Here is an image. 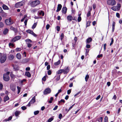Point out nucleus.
<instances>
[{
    "mask_svg": "<svg viewBox=\"0 0 122 122\" xmlns=\"http://www.w3.org/2000/svg\"><path fill=\"white\" fill-rule=\"evenodd\" d=\"M7 57L6 55L4 54L0 53V60L1 63H4Z\"/></svg>",
    "mask_w": 122,
    "mask_h": 122,
    "instance_id": "nucleus-1",
    "label": "nucleus"
},
{
    "mask_svg": "<svg viewBox=\"0 0 122 122\" xmlns=\"http://www.w3.org/2000/svg\"><path fill=\"white\" fill-rule=\"evenodd\" d=\"M40 1L39 0H36L32 1L30 4L32 7H34L39 5L40 3Z\"/></svg>",
    "mask_w": 122,
    "mask_h": 122,
    "instance_id": "nucleus-2",
    "label": "nucleus"
},
{
    "mask_svg": "<svg viewBox=\"0 0 122 122\" xmlns=\"http://www.w3.org/2000/svg\"><path fill=\"white\" fill-rule=\"evenodd\" d=\"M108 5L112 6H114L116 4V1L115 0H108L107 1Z\"/></svg>",
    "mask_w": 122,
    "mask_h": 122,
    "instance_id": "nucleus-3",
    "label": "nucleus"
},
{
    "mask_svg": "<svg viewBox=\"0 0 122 122\" xmlns=\"http://www.w3.org/2000/svg\"><path fill=\"white\" fill-rule=\"evenodd\" d=\"M5 22L7 25H10L13 23V21L10 18L6 19L5 20Z\"/></svg>",
    "mask_w": 122,
    "mask_h": 122,
    "instance_id": "nucleus-4",
    "label": "nucleus"
},
{
    "mask_svg": "<svg viewBox=\"0 0 122 122\" xmlns=\"http://www.w3.org/2000/svg\"><path fill=\"white\" fill-rule=\"evenodd\" d=\"M24 4V3L23 2H20L16 4L15 5V7L16 8H18L23 5Z\"/></svg>",
    "mask_w": 122,
    "mask_h": 122,
    "instance_id": "nucleus-5",
    "label": "nucleus"
},
{
    "mask_svg": "<svg viewBox=\"0 0 122 122\" xmlns=\"http://www.w3.org/2000/svg\"><path fill=\"white\" fill-rule=\"evenodd\" d=\"M51 92V89L49 88H46L44 91V94L45 95H46L50 93Z\"/></svg>",
    "mask_w": 122,
    "mask_h": 122,
    "instance_id": "nucleus-6",
    "label": "nucleus"
},
{
    "mask_svg": "<svg viewBox=\"0 0 122 122\" xmlns=\"http://www.w3.org/2000/svg\"><path fill=\"white\" fill-rule=\"evenodd\" d=\"M3 79L6 81H8L9 80V76L6 74H4L3 76Z\"/></svg>",
    "mask_w": 122,
    "mask_h": 122,
    "instance_id": "nucleus-7",
    "label": "nucleus"
},
{
    "mask_svg": "<svg viewBox=\"0 0 122 122\" xmlns=\"http://www.w3.org/2000/svg\"><path fill=\"white\" fill-rule=\"evenodd\" d=\"M26 32L28 33L31 34L35 37H36L37 36V35L35 34L33 31L30 30H26Z\"/></svg>",
    "mask_w": 122,
    "mask_h": 122,
    "instance_id": "nucleus-8",
    "label": "nucleus"
},
{
    "mask_svg": "<svg viewBox=\"0 0 122 122\" xmlns=\"http://www.w3.org/2000/svg\"><path fill=\"white\" fill-rule=\"evenodd\" d=\"M63 73L64 74H67L69 71V69L68 67H67L65 69H63Z\"/></svg>",
    "mask_w": 122,
    "mask_h": 122,
    "instance_id": "nucleus-9",
    "label": "nucleus"
},
{
    "mask_svg": "<svg viewBox=\"0 0 122 122\" xmlns=\"http://www.w3.org/2000/svg\"><path fill=\"white\" fill-rule=\"evenodd\" d=\"M66 18L68 21L69 22H71L73 20V17L71 15H69L67 16Z\"/></svg>",
    "mask_w": 122,
    "mask_h": 122,
    "instance_id": "nucleus-10",
    "label": "nucleus"
},
{
    "mask_svg": "<svg viewBox=\"0 0 122 122\" xmlns=\"http://www.w3.org/2000/svg\"><path fill=\"white\" fill-rule=\"evenodd\" d=\"M29 58L23 59L22 60V62L23 63H26L28 62L30 60Z\"/></svg>",
    "mask_w": 122,
    "mask_h": 122,
    "instance_id": "nucleus-11",
    "label": "nucleus"
},
{
    "mask_svg": "<svg viewBox=\"0 0 122 122\" xmlns=\"http://www.w3.org/2000/svg\"><path fill=\"white\" fill-rule=\"evenodd\" d=\"M67 9V8L66 7H63L62 10V13L64 14H65L66 12Z\"/></svg>",
    "mask_w": 122,
    "mask_h": 122,
    "instance_id": "nucleus-12",
    "label": "nucleus"
},
{
    "mask_svg": "<svg viewBox=\"0 0 122 122\" xmlns=\"http://www.w3.org/2000/svg\"><path fill=\"white\" fill-rule=\"evenodd\" d=\"M62 7V5L61 4H59L58 5L57 9L56 10V12H58L61 9Z\"/></svg>",
    "mask_w": 122,
    "mask_h": 122,
    "instance_id": "nucleus-13",
    "label": "nucleus"
},
{
    "mask_svg": "<svg viewBox=\"0 0 122 122\" xmlns=\"http://www.w3.org/2000/svg\"><path fill=\"white\" fill-rule=\"evenodd\" d=\"M111 9L114 11H117L119 10L117 6H114L111 8Z\"/></svg>",
    "mask_w": 122,
    "mask_h": 122,
    "instance_id": "nucleus-14",
    "label": "nucleus"
},
{
    "mask_svg": "<svg viewBox=\"0 0 122 122\" xmlns=\"http://www.w3.org/2000/svg\"><path fill=\"white\" fill-rule=\"evenodd\" d=\"M92 41V39L90 37L87 39L86 41V44H89Z\"/></svg>",
    "mask_w": 122,
    "mask_h": 122,
    "instance_id": "nucleus-15",
    "label": "nucleus"
},
{
    "mask_svg": "<svg viewBox=\"0 0 122 122\" xmlns=\"http://www.w3.org/2000/svg\"><path fill=\"white\" fill-rule=\"evenodd\" d=\"M115 25V22L114 21H113L112 25V32H113L114 31Z\"/></svg>",
    "mask_w": 122,
    "mask_h": 122,
    "instance_id": "nucleus-16",
    "label": "nucleus"
},
{
    "mask_svg": "<svg viewBox=\"0 0 122 122\" xmlns=\"http://www.w3.org/2000/svg\"><path fill=\"white\" fill-rule=\"evenodd\" d=\"M16 57L18 59H20L21 58V56L20 53H18L16 54Z\"/></svg>",
    "mask_w": 122,
    "mask_h": 122,
    "instance_id": "nucleus-17",
    "label": "nucleus"
},
{
    "mask_svg": "<svg viewBox=\"0 0 122 122\" xmlns=\"http://www.w3.org/2000/svg\"><path fill=\"white\" fill-rule=\"evenodd\" d=\"M36 97L34 96L33 97L31 100L30 101V102L32 104L34 103L35 102Z\"/></svg>",
    "mask_w": 122,
    "mask_h": 122,
    "instance_id": "nucleus-18",
    "label": "nucleus"
},
{
    "mask_svg": "<svg viewBox=\"0 0 122 122\" xmlns=\"http://www.w3.org/2000/svg\"><path fill=\"white\" fill-rule=\"evenodd\" d=\"M10 89L13 91H15L16 89V86L15 85H11L10 86Z\"/></svg>",
    "mask_w": 122,
    "mask_h": 122,
    "instance_id": "nucleus-19",
    "label": "nucleus"
},
{
    "mask_svg": "<svg viewBox=\"0 0 122 122\" xmlns=\"http://www.w3.org/2000/svg\"><path fill=\"white\" fill-rule=\"evenodd\" d=\"M10 29L11 30L14 31L15 33L17 32V29L16 28H15L13 26H11L10 27Z\"/></svg>",
    "mask_w": 122,
    "mask_h": 122,
    "instance_id": "nucleus-20",
    "label": "nucleus"
},
{
    "mask_svg": "<svg viewBox=\"0 0 122 122\" xmlns=\"http://www.w3.org/2000/svg\"><path fill=\"white\" fill-rule=\"evenodd\" d=\"M9 30L8 29L5 28L3 31V33L4 35L6 34L8 32Z\"/></svg>",
    "mask_w": 122,
    "mask_h": 122,
    "instance_id": "nucleus-21",
    "label": "nucleus"
},
{
    "mask_svg": "<svg viewBox=\"0 0 122 122\" xmlns=\"http://www.w3.org/2000/svg\"><path fill=\"white\" fill-rule=\"evenodd\" d=\"M13 67L15 71L18 70L19 69L18 66L17 65H13Z\"/></svg>",
    "mask_w": 122,
    "mask_h": 122,
    "instance_id": "nucleus-22",
    "label": "nucleus"
},
{
    "mask_svg": "<svg viewBox=\"0 0 122 122\" xmlns=\"http://www.w3.org/2000/svg\"><path fill=\"white\" fill-rule=\"evenodd\" d=\"M25 74L28 77H30L31 76V75L29 72H26L25 73Z\"/></svg>",
    "mask_w": 122,
    "mask_h": 122,
    "instance_id": "nucleus-23",
    "label": "nucleus"
},
{
    "mask_svg": "<svg viewBox=\"0 0 122 122\" xmlns=\"http://www.w3.org/2000/svg\"><path fill=\"white\" fill-rule=\"evenodd\" d=\"M63 69H60L59 70H58L56 72V74H61L63 72Z\"/></svg>",
    "mask_w": 122,
    "mask_h": 122,
    "instance_id": "nucleus-24",
    "label": "nucleus"
},
{
    "mask_svg": "<svg viewBox=\"0 0 122 122\" xmlns=\"http://www.w3.org/2000/svg\"><path fill=\"white\" fill-rule=\"evenodd\" d=\"M20 111H16L15 112V116L17 117H18L20 113Z\"/></svg>",
    "mask_w": 122,
    "mask_h": 122,
    "instance_id": "nucleus-25",
    "label": "nucleus"
},
{
    "mask_svg": "<svg viewBox=\"0 0 122 122\" xmlns=\"http://www.w3.org/2000/svg\"><path fill=\"white\" fill-rule=\"evenodd\" d=\"M8 57L10 60H11L14 59V57L13 55H11L9 56Z\"/></svg>",
    "mask_w": 122,
    "mask_h": 122,
    "instance_id": "nucleus-26",
    "label": "nucleus"
},
{
    "mask_svg": "<svg viewBox=\"0 0 122 122\" xmlns=\"http://www.w3.org/2000/svg\"><path fill=\"white\" fill-rule=\"evenodd\" d=\"M12 118V117L11 116L9 117L8 118L6 119H5L4 121H5L7 122L11 120Z\"/></svg>",
    "mask_w": 122,
    "mask_h": 122,
    "instance_id": "nucleus-27",
    "label": "nucleus"
},
{
    "mask_svg": "<svg viewBox=\"0 0 122 122\" xmlns=\"http://www.w3.org/2000/svg\"><path fill=\"white\" fill-rule=\"evenodd\" d=\"M3 9L4 10H8V8L6 5H3L2 6Z\"/></svg>",
    "mask_w": 122,
    "mask_h": 122,
    "instance_id": "nucleus-28",
    "label": "nucleus"
},
{
    "mask_svg": "<svg viewBox=\"0 0 122 122\" xmlns=\"http://www.w3.org/2000/svg\"><path fill=\"white\" fill-rule=\"evenodd\" d=\"M14 37L15 39V40L17 41L20 39L21 38V37L20 36H17Z\"/></svg>",
    "mask_w": 122,
    "mask_h": 122,
    "instance_id": "nucleus-29",
    "label": "nucleus"
},
{
    "mask_svg": "<svg viewBox=\"0 0 122 122\" xmlns=\"http://www.w3.org/2000/svg\"><path fill=\"white\" fill-rule=\"evenodd\" d=\"M38 14L39 15H42L43 16H44V13L42 11L39 12Z\"/></svg>",
    "mask_w": 122,
    "mask_h": 122,
    "instance_id": "nucleus-30",
    "label": "nucleus"
},
{
    "mask_svg": "<svg viewBox=\"0 0 122 122\" xmlns=\"http://www.w3.org/2000/svg\"><path fill=\"white\" fill-rule=\"evenodd\" d=\"M9 99V97L7 96H6L4 97V101L5 102L6 101L8 100Z\"/></svg>",
    "mask_w": 122,
    "mask_h": 122,
    "instance_id": "nucleus-31",
    "label": "nucleus"
},
{
    "mask_svg": "<svg viewBox=\"0 0 122 122\" xmlns=\"http://www.w3.org/2000/svg\"><path fill=\"white\" fill-rule=\"evenodd\" d=\"M89 77V76L88 75H87L85 76V79L86 82H87Z\"/></svg>",
    "mask_w": 122,
    "mask_h": 122,
    "instance_id": "nucleus-32",
    "label": "nucleus"
},
{
    "mask_svg": "<svg viewBox=\"0 0 122 122\" xmlns=\"http://www.w3.org/2000/svg\"><path fill=\"white\" fill-rule=\"evenodd\" d=\"M60 62V60H59L55 62L54 64L55 66H57L59 65Z\"/></svg>",
    "mask_w": 122,
    "mask_h": 122,
    "instance_id": "nucleus-33",
    "label": "nucleus"
},
{
    "mask_svg": "<svg viewBox=\"0 0 122 122\" xmlns=\"http://www.w3.org/2000/svg\"><path fill=\"white\" fill-rule=\"evenodd\" d=\"M60 75H56V80L57 81L59 80L60 79Z\"/></svg>",
    "mask_w": 122,
    "mask_h": 122,
    "instance_id": "nucleus-34",
    "label": "nucleus"
},
{
    "mask_svg": "<svg viewBox=\"0 0 122 122\" xmlns=\"http://www.w3.org/2000/svg\"><path fill=\"white\" fill-rule=\"evenodd\" d=\"M39 112V111L38 110L35 111L34 112V115H36L38 114Z\"/></svg>",
    "mask_w": 122,
    "mask_h": 122,
    "instance_id": "nucleus-35",
    "label": "nucleus"
},
{
    "mask_svg": "<svg viewBox=\"0 0 122 122\" xmlns=\"http://www.w3.org/2000/svg\"><path fill=\"white\" fill-rule=\"evenodd\" d=\"M80 14L79 15V16L77 19L78 21V22H80L81 20V17L80 16Z\"/></svg>",
    "mask_w": 122,
    "mask_h": 122,
    "instance_id": "nucleus-36",
    "label": "nucleus"
},
{
    "mask_svg": "<svg viewBox=\"0 0 122 122\" xmlns=\"http://www.w3.org/2000/svg\"><path fill=\"white\" fill-rule=\"evenodd\" d=\"M17 88L18 90L17 94H18L20 92L21 88L20 87H19V86H17Z\"/></svg>",
    "mask_w": 122,
    "mask_h": 122,
    "instance_id": "nucleus-37",
    "label": "nucleus"
},
{
    "mask_svg": "<svg viewBox=\"0 0 122 122\" xmlns=\"http://www.w3.org/2000/svg\"><path fill=\"white\" fill-rule=\"evenodd\" d=\"M64 35L63 33H62L61 34V35L60 36V38L61 41H62V39L64 38Z\"/></svg>",
    "mask_w": 122,
    "mask_h": 122,
    "instance_id": "nucleus-38",
    "label": "nucleus"
},
{
    "mask_svg": "<svg viewBox=\"0 0 122 122\" xmlns=\"http://www.w3.org/2000/svg\"><path fill=\"white\" fill-rule=\"evenodd\" d=\"M108 121V118L107 116H106L104 118V122H107Z\"/></svg>",
    "mask_w": 122,
    "mask_h": 122,
    "instance_id": "nucleus-39",
    "label": "nucleus"
},
{
    "mask_svg": "<svg viewBox=\"0 0 122 122\" xmlns=\"http://www.w3.org/2000/svg\"><path fill=\"white\" fill-rule=\"evenodd\" d=\"M103 120V117H101L98 119L97 121L99 122H102Z\"/></svg>",
    "mask_w": 122,
    "mask_h": 122,
    "instance_id": "nucleus-40",
    "label": "nucleus"
},
{
    "mask_svg": "<svg viewBox=\"0 0 122 122\" xmlns=\"http://www.w3.org/2000/svg\"><path fill=\"white\" fill-rule=\"evenodd\" d=\"M117 6L118 9L119 10H120V8L121 7V5L119 3H117Z\"/></svg>",
    "mask_w": 122,
    "mask_h": 122,
    "instance_id": "nucleus-41",
    "label": "nucleus"
},
{
    "mask_svg": "<svg viewBox=\"0 0 122 122\" xmlns=\"http://www.w3.org/2000/svg\"><path fill=\"white\" fill-rule=\"evenodd\" d=\"M91 22L90 21H88L86 23V27H87L88 26H89L90 25V24Z\"/></svg>",
    "mask_w": 122,
    "mask_h": 122,
    "instance_id": "nucleus-42",
    "label": "nucleus"
},
{
    "mask_svg": "<svg viewBox=\"0 0 122 122\" xmlns=\"http://www.w3.org/2000/svg\"><path fill=\"white\" fill-rule=\"evenodd\" d=\"M27 17V16L26 15H24V17L22 19L21 21V22H23L24 21V20H25V19Z\"/></svg>",
    "mask_w": 122,
    "mask_h": 122,
    "instance_id": "nucleus-43",
    "label": "nucleus"
},
{
    "mask_svg": "<svg viewBox=\"0 0 122 122\" xmlns=\"http://www.w3.org/2000/svg\"><path fill=\"white\" fill-rule=\"evenodd\" d=\"M16 41L15 40V37H14L13 39L12 40H11V42L12 43H13L15 42Z\"/></svg>",
    "mask_w": 122,
    "mask_h": 122,
    "instance_id": "nucleus-44",
    "label": "nucleus"
},
{
    "mask_svg": "<svg viewBox=\"0 0 122 122\" xmlns=\"http://www.w3.org/2000/svg\"><path fill=\"white\" fill-rule=\"evenodd\" d=\"M37 24L36 23H34L32 27V28L33 29H34L36 27Z\"/></svg>",
    "mask_w": 122,
    "mask_h": 122,
    "instance_id": "nucleus-45",
    "label": "nucleus"
},
{
    "mask_svg": "<svg viewBox=\"0 0 122 122\" xmlns=\"http://www.w3.org/2000/svg\"><path fill=\"white\" fill-rule=\"evenodd\" d=\"M25 41L26 42L29 43H30L32 42L29 39L25 40Z\"/></svg>",
    "mask_w": 122,
    "mask_h": 122,
    "instance_id": "nucleus-46",
    "label": "nucleus"
},
{
    "mask_svg": "<svg viewBox=\"0 0 122 122\" xmlns=\"http://www.w3.org/2000/svg\"><path fill=\"white\" fill-rule=\"evenodd\" d=\"M4 25L3 23L1 22H0V28L2 27Z\"/></svg>",
    "mask_w": 122,
    "mask_h": 122,
    "instance_id": "nucleus-47",
    "label": "nucleus"
},
{
    "mask_svg": "<svg viewBox=\"0 0 122 122\" xmlns=\"http://www.w3.org/2000/svg\"><path fill=\"white\" fill-rule=\"evenodd\" d=\"M54 119V118H49L48 120V122H51Z\"/></svg>",
    "mask_w": 122,
    "mask_h": 122,
    "instance_id": "nucleus-48",
    "label": "nucleus"
},
{
    "mask_svg": "<svg viewBox=\"0 0 122 122\" xmlns=\"http://www.w3.org/2000/svg\"><path fill=\"white\" fill-rule=\"evenodd\" d=\"M9 46L10 47H13L14 46V44L12 43H10L9 44Z\"/></svg>",
    "mask_w": 122,
    "mask_h": 122,
    "instance_id": "nucleus-49",
    "label": "nucleus"
},
{
    "mask_svg": "<svg viewBox=\"0 0 122 122\" xmlns=\"http://www.w3.org/2000/svg\"><path fill=\"white\" fill-rule=\"evenodd\" d=\"M53 98L52 97H51L50 98V100L49 101V103H51L52 102V101L53 100Z\"/></svg>",
    "mask_w": 122,
    "mask_h": 122,
    "instance_id": "nucleus-50",
    "label": "nucleus"
},
{
    "mask_svg": "<svg viewBox=\"0 0 122 122\" xmlns=\"http://www.w3.org/2000/svg\"><path fill=\"white\" fill-rule=\"evenodd\" d=\"M62 102L63 103H64L65 102V101L63 99H61V100L60 101H58V103H60L61 102Z\"/></svg>",
    "mask_w": 122,
    "mask_h": 122,
    "instance_id": "nucleus-51",
    "label": "nucleus"
},
{
    "mask_svg": "<svg viewBox=\"0 0 122 122\" xmlns=\"http://www.w3.org/2000/svg\"><path fill=\"white\" fill-rule=\"evenodd\" d=\"M114 41V40L113 38H112L111 39V41L110 44V46H111L113 43Z\"/></svg>",
    "mask_w": 122,
    "mask_h": 122,
    "instance_id": "nucleus-52",
    "label": "nucleus"
},
{
    "mask_svg": "<svg viewBox=\"0 0 122 122\" xmlns=\"http://www.w3.org/2000/svg\"><path fill=\"white\" fill-rule=\"evenodd\" d=\"M27 44V46L29 48L30 47L32 46V45L30 43H28Z\"/></svg>",
    "mask_w": 122,
    "mask_h": 122,
    "instance_id": "nucleus-53",
    "label": "nucleus"
},
{
    "mask_svg": "<svg viewBox=\"0 0 122 122\" xmlns=\"http://www.w3.org/2000/svg\"><path fill=\"white\" fill-rule=\"evenodd\" d=\"M50 27V25L49 24H47L46 26V29L47 30H48Z\"/></svg>",
    "mask_w": 122,
    "mask_h": 122,
    "instance_id": "nucleus-54",
    "label": "nucleus"
},
{
    "mask_svg": "<svg viewBox=\"0 0 122 122\" xmlns=\"http://www.w3.org/2000/svg\"><path fill=\"white\" fill-rule=\"evenodd\" d=\"M74 105L75 104H74L72 105L69 108V109H68L67 111V112L69 111V110H70L71 109Z\"/></svg>",
    "mask_w": 122,
    "mask_h": 122,
    "instance_id": "nucleus-55",
    "label": "nucleus"
},
{
    "mask_svg": "<svg viewBox=\"0 0 122 122\" xmlns=\"http://www.w3.org/2000/svg\"><path fill=\"white\" fill-rule=\"evenodd\" d=\"M21 108L23 110H25L26 109V107L25 106H23L21 107Z\"/></svg>",
    "mask_w": 122,
    "mask_h": 122,
    "instance_id": "nucleus-56",
    "label": "nucleus"
},
{
    "mask_svg": "<svg viewBox=\"0 0 122 122\" xmlns=\"http://www.w3.org/2000/svg\"><path fill=\"white\" fill-rule=\"evenodd\" d=\"M90 15L91 12H90V11H88L87 14V17H89Z\"/></svg>",
    "mask_w": 122,
    "mask_h": 122,
    "instance_id": "nucleus-57",
    "label": "nucleus"
},
{
    "mask_svg": "<svg viewBox=\"0 0 122 122\" xmlns=\"http://www.w3.org/2000/svg\"><path fill=\"white\" fill-rule=\"evenodd\" d=\"M62 117V115L60 113V114L59 116V118L60 119H61Z\"/></svg>",
    "mask_w": 122,
    "mask_h": 122,
    "instance_id": "nucleus-58",
    "label": "nucleus"
},
{
    "mask_svg": "<svg viewBox=\"0 0 122 122\" xmlns=\"http://www.w3.org/2000/svg\"><path fill=\"white\" fill-rule=\"evenodd\" d=\"M56 30L57 31H60V27L59 26H57L56 27Z\"/></svg>",
    "mask_w": 122,
    "mask_h": 122,
    "instance_id": "nucleus-59",
    "label": "nucleus"
},
{
    "mask_svg": "<svg viewBox=\"0 0 122 122\" xmlns=\"http://www.w3.org/2000/svg\"><path fill=\"white\" fill-rule=\"evenodd\" d=\"M81 92V91H79V92H78L77 93L75 94L74 95V96L75 97H76V96H78Z\"/></svg>",
    "mask_w": 122,
    "mask_h": 122,
    "instance_id": "nucleus-60",
    "label": "nucleus"
},
{
    "mask_svg": "<svg viewBox=\"0 0 122 122\" xmlns=\"http://www.w3.org/2000/svg\"><path fill=\"white\" fill-rule=\"evenodd\" d=\"M71 92V89H69L67 91V93L68 95Z\"/></svg>",
    "mask_w": 122,
    "mask_h": 122,
    "instance_id": "nucleus-61",
    "label": "nucleus"
},
{
    "mask_svg": "<svg viewBox=\"0 0 122 122\" xmlns=\"http://www.w3.org/2000/svg\"><path fill=\"white\" fill-rule=\"evenodd\" d=\"M116 16L118 18H120V16L119 14L118 13H117L116 14Z\"/></svg>",
    "mask_w": 122,
    "mask_h": 122,
    "instance_id": "nucleus-62",
    "label": "nucleus"
},
{
    "mask_svg": "<svg viewBox=\"0 0 122 122\" xmlns=\"http://www.w3.org/2000/svg\"><path fill=\"white\" fill-rule=\"evenodd\" d=\"M51 73V70H49L48 71V74L49 75H50Z\"/></svg>",
    "mask_w": 122,
    "mask_h": 122,
    "instance_id": "nucleus-63",
    "label": "nucleus"
},
{
    "mask_svg": "<svg viewBox=\"0 0 122 122\" xmlns=\"http://www.w3.org/2000/svg\"><path fill=\"white\" fill-rule=\"evenodd\" d=\"M86 47L87 48H89L90 47V45L89 44H87L86 46Z\"/></svg>",
    "mask_w": 122,
    "mask_h": 122,
    "instance_id": "nucleus-64",
    "label": "nucleus"
}]
</instances>
